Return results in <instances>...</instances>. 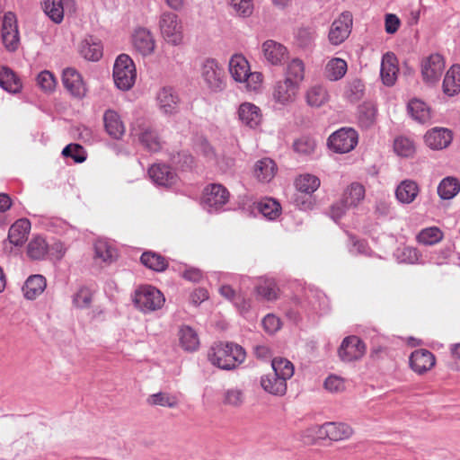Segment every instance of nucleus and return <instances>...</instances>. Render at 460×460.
<instances>
[{
	"label": "nucleus",
	"instance_id": "1",
	"mask_svg": "<svg viewBox=\"0 0 460 460\" xmlns=\"http://www.w3.org/2000/svg\"><path fill=\"white\" fill-rule=\"evenodd\" d=\"M246 358L242 346L234 342L217 341L208 351V359L215 367L223 370H232L242 364Z\"/></svg>",
	"mask_w": 460,
	"mask_h": 460
},
{
	"label": "nucleus",
	"instance_id": "2",
	"mask_svg": "<svg viewBox=\"0 0 460 460\" xmlns=\"http://www.w3.org/2000/svg\"><path fill=\"white\" fill-rule=\"evenodd\" d=\"M200 77L210 93H220L226 86L224 68L217 60L206 58L200 66Z\"/></svg>",
	"mask_w": 460,
	"mask_h": 460
},
{
	"label": "nucleus",
	"instance_id": "3",
	"mask_svg": "<svg viewBox=\"0 0 460 460\" xmlns=\"http://www.w3.org/2000/svg\"><path fill=\"white\" fill-rule=\"evenodd\" d=\"M137 79V70L131 58L127 54H120L113 66L114 84L121 91L130 90Z\"/></svg>",
	"mask_w": 460,
	"mask_h": 460
},
{
	"label": "nucleus",
	"instance_id": "4",
	"mask_svg": "<svg viewBox=\"0 0 460 460\" xmlns=\"http://www.w3.org/2000/svg\"><path fill=\"white\" fill-rule=\"evenodd\" d=\"M133 302L143 313H150L162 307L164 296L152 286H142L136 290Z\"/></svg>",
	"mask_w": 460,
	"mask_h": 460
},
{
	"label": "nucleus",
	"instance_id": "5",
	"mask_svg": "<svg viewBox=\"0 0 460 460\" xmlns=\"http://www.w3.org/2000/svg\"><path fill=\"white\" fill-rule=\"evenodd\" d=\"M159 27L161 34L166 42L174 46L182 43V24L177 14L171 12L162 13L159 20Z\"/></svg>",
	"mask_w": 460,
	"mask_h": 460
},
{
	"label": "nucleus",
	"instance_id": "6",
	"mask_svg": "<svg viewBox=\"0 0 460 460\" xmlns=\"http://www.w3.org/2000/svg\"><path fill=\"white\" fill-rule=\"evenodd\" d=\"M358 142V134L352 128H341L332 133L328 138V146L338 154L349 153L355 148Z\"/></svg>",
	"mask_w": 460,
	"mask_h": 460
},
{
	"label": "nucleus",
	"instance_id": "7",
	"mask_svg": "<svg viewBox=\"0 0 460 460\" xmlns=\"http://www.w3.org/2000/svg\"><path fill=\"white\" fill-rule=\"evenodd\" d=\"M445 70V59L438 53L430 54L420 61V74L427 84H435L439 81Z\"/></svg>",
	"mask_w": 460,
	"mask_h": 460
},
{
	"label": "nucleus",
	"instance_id": "8",
	"mask_svg": "<svg viewBox=\"0 0 460 460\" xmlns=\"http://www.w3.org/2000/svg\"><path fill=\"white\" fill-rule=\"evenodd\" d=\"M228 199V190L221 184L212 183L204 189L202 205L208 212H216L220 210Z\"/></svg>",
	"mask_w": 460,
	"mask_h": 460
},
{
	"label": "nucleus",
	"instance_id": "9",
	"mask_svg": "<svg viewBox=\"0 0 460 460\" xmlns=\"http://www.w3.org/2000/svg\"><path fill=\"white\" fill-rule=\"evenodd\" d=\"M2 40L4 48L9 52H14L20 45V37L17 27L16 16L8 12L4 14L2 26Z\"/></svg>",
	"mask_w": 460,
	"mask_h": 460
},
{
	"label": "nucleus",
	"instance_id": "10",
	"mask_svg": "<svg viewBox=\"0 0 460 460\" xmlns=\"http://www.w3.org/2000/svg\"><path fill=\"white\" fill-rule=\"evenodd\" d=\"M366 352V345L357 336L346 337L338 350L340 358L345 362L358 360L363 357Z\"/></svg>",
	"mask_w": 460,
	"mask_h": 460
},
{
	"label": "nucleus",
	"instance_id": "11",
	"mask_svg": "<svg viewBox=\"0 0 460 460\" xmlns=\"http://www.w3.org/2000/svg\"><path fill=\"white\" fill-rule=\"evenodd\" d=\"M352 26V15L349 12L342 13L332 24L329 31V41L332 45H340L349 35Z\"/></svg>",
	"mask_w": 460,
	"mask_h": 460
},
{
	"label": "nucleus",
	"instance_id": "12",
	"mask_svg": "<svg viewBox=\"0 0 460 460\" xmlns=\"http://www.w3.org/2000/svg\"><path fill=\"white\" fill-rule=\"evenodd\" d=\"M299 89L289 81L279 80L272 87V100L280 106H287L296 101Z\"/></svg>",
	"mask_w": 460,
	"mask_h": 460
},
{
	"label": "nucleus",
	"instance_id": "13",
	"mask_svg": "<svg viewBox=\"0 0 460 460\" xmlns=\"http://www.w3.org/2000/svg\"><path fill=\"white\" fill-rule=\"evenodd\" d=\"M62 83L64 87L76 98H83L86 93V87L81 75L74 68L67 67L63 71Z\"/></svg>",
	"mask_w": 460,
	"mask_h": 460
},
{
	"label": "nucleus",
	"instance_id": "14",
	"mask_svg": "<svg viewBox=\"0 0 460 460\" xmlns=\"http://www.w3.org/2000/svg\"><path fill=\"white\" fill-rule=\"evenodd\" d=\"M152 181L158 186L170 187L178 181L175 171L166 164H154L148 170Z\"/></svg>",
	"mask_w": 460,
	"mask_h": 460
},
{
	"label": "nucleus",
	"instance_id": "15",
	"mask_svg": "<svg viewBox=\"0 0 460 460\" xmlns=\"http://www.w3.org/2000/svg\"><path fill=\"white\" fill-rule=\"evenodd\" d=\"M103 125L106 133L113 139H120L126 131L124 122L122 121L119 114L111 109H108L104 111Z\"/></svg>",
	"mask_w": 460,
	"mask_h": 460
},
{
	"label": "nucleus",
	"instance_id": "16",
	"mask_svg": "<svg viewBox=\"0 0 460 460\" xmlns=\"http://www.w3.org/2000/svg\"><path fill=\"white\" fill-rule=\"evenodd\" d=\"M398 60L394 53H385L381 61L380 76L386 86H393L398 75Z\"/></svg>",
	"mask_w": 460,
	"mask_h": 460
},
{
	"label": "nucleus",
	"instance_id": "17",
	"mask_svg": "<svg viewBox=\"0 0 460 460\" xmlns=\"http://www.w3.org/2000/svg\"><path fill=\"white\" fill-rule=\"evenodd\" d=\"M436 363L435 356L428 349H416L411 354L410 366L417 374L430 370Z\"/></svg>",
	"mask_w": 460,
	"mask_h": 460
},
{
	"label": "nucleus",
	"instance_id": "18",
	"mask_svg": "<svg viewBox=\"0 0 460 460\" xmlns=\"http://www.w3.org/2000/svg\"><path fill=\"white\" fill-rule=\"evenodd\" d=\"M179 96L173 88L162 87L156 93V102L160 111L164 114H172L177 111Z\"/></svg>",
	"mask_w": 460,
	"mask_h": 460
},
{
	"label": "nucleus",
	"instance_id": "19",
	"mask_svg": "<svg viewBox=\"0 0 460 460\" xmlns=\"http://www.w3.org/2000/svg\"><path fill=\"white\" fill-rule=\"evenodd\" d=\"M261 49L265 59L273 66L281 65L288 58L287 48L275 40H266L263 42Z\"/></svg>",
	"mask_w": 460,
	"mask_h": 460
},
{
	"label": "nucleus",
	"instance_id": "20",
	"mask_svg": "<svg viewBox=\"0 0 460 460\" xmlns=\"http://www.w3.org/2000/svg\"><path fill=\"white\" fill-rule=\"evenodd\" d=\"M352 434V429L345 423L326 422L319 429L320 438H328L338 441L349 438Z\"/></svg>",
	"mask_w": 460,
	"mask_h": 460
},
{
	"label": "nucleus",
	"instance_id": "21",
	"mask_svg": "<svg viewBox=\"0 0 460 460\" xmlns=\"http://www.w3.org/2000/svg\"><path fill=\"white\" fill-rule=\"evenodd\" d=\"M133 47L142 56H148L155 50V42L151 32L145 28H138L132 37Z\"/></svg>",
	"mask_w": 460,
	"mask_h": 460
},
{
	"label": "nucleus",
	"instance_id": "22",
	"mask_svg": "<svg viewBox=\"0 0 460 460\" xmlns=\"http://www.w3.org/2000/svg\"><path fill=\"white\" fill-rule=\"evenodd\" d=\"M426 145L434 150L446 148L452 141L451 131L444 128H434L424 136Z\"/></svg>",
	"mask_w": 460,
	"mask_h": 460
},
{
	"label": "nucleus",
	"instance_id": "23",
	"mask_svg": "<svg viewBox=\"0 0 460 460\" xmlns=\"http://www.w3.org/2000/svg\"><path fill=\"white\" fill-rule=\"evenodd\" d=\"M44 13L55 23L63 21L65 10L74 6V0H42Z\"/></svg>",
	"mask_w": 460,
	"mask_h": 460
},
{
	"label": "nucleus",
	"instance_id": "24",
	"mask_svg": "<svg viewBox=\"0 0 460 460\" xmlns=\"http://www.w3.org/2000/svg\"><path fill=\"white\" fill-rule=\"evenodd\" d=\"M30 230L31 222L27 218L18 219L9 229V242L15 246H22L27 241Z\"/></svg>",
	"mask_w": 460,
	"mask_h": 460
},
{
	"label": "nucleus",
	"instance_id": "25",
	"mask_svg": "<svg viewBox=\"0 0 460 460\" xmlns=\"http://www.w3.org/2000/svg\"><path fill=\"white\" fill-rule=\"evenodd\" d=\"M228 69L232 78L238 83L247 79L251 67L248 60L242 54H234L228 63Z\"/></svg>",
	"mask_w": 460,
	"mask_h": 460
},
{
	"label": "nucleus",
	"instance_id": "26",
	"mask_svg": "<svg viewBox=\"0 0 460 460\" xmlns=\"http://www.w3.org/2000/svg\"><path fill=\"white\" fill-rule=\"evenodd\" d=\"M238 118L243 124L254 128L261 123V110L253 103L243 102L239 106Z\"/></svg>",
	"mask_w": 460,
	"mask_h": 460
},
{
	"label": "nucleus",
	"instance_id": "27",
	"mask_svg": "<svg viewBox=\"0 0 460 460\" xmlns=\"http://www.w3.org/2000/svg\"><path fill=\"white\" fill-rule=\"evenodd\" d=\"M80 53L87 60H99L102 57L101 40L93 36L85 37L81 43Z\"/></svg>",
	"mask_w": 460,
	"mask_h": 460
},
{
	"label": "nucleus",
	"instance_id": "28",
	"mask_svg": "<svg viewBox=\"0 0 460 460\" xmlns=\"http://www.w3.org/2000/svg\"><path fill=\"white\" fill-rule=\"evenodd\" d=\"M180 346L187 352H194L199 348L197 332L189 325H182L178 332Z\"/></svg>",
	"mask_w": 460,
	"mask_h": 460
},
{
	"label": "nucleus",
	"instance_id": "29",
	"mask_svg": "<svg viewBox=\"0 0 460 460\" xmlns=\"http://www.w3.org/2000/svg\"><path fill=\"white\" fill-rule=\"evenodd\" d=\"M261 386L265 392L277 396H282L287 392V382L274 373L262 376Z\"/></svg>",
	"mask_w": 460,
	"mask_h": 460
},
{
	"label": "nucleus",
	"instance_id": "30",
	"mask_svg": "<svg viewBox=\"0 0 460 460\" xmlns=\"http://www.w3.org/2000/svg\"><path fill=\"white\" fill-rule=\"evenodd\" d=\"M443 91L448 96L460 93V65H453L447 71L443 80Z\"/></svg>",
	"mask_w": 460,
	"mask_h": 460
},
{
	"label": "nucleus",
	"instance_id": "31",
	"mask_svg": "<svg viewBox=\"0 0 460 460\" xmlns=\"http://www.w3.org/2000/svg\"><path fill=\"white\" fill-rule=\"evenodd\" d=\"M285 81H289L294 85L300 88L302 82L305 79V64L299 58L292 59L287 66L284 73Z\"/></svg>",
	"mask_w": 460,
	"mask_h": 460
},
{
	"label": "nucleus",
	"instance_id": "32",
	"mask_svg": "<svg viewBox=\"0 0 460 460\" xmlns=\"http://www.w3.org/2000/svg\"><path fill=\"white\" fill-rule=\"evenodd\" d=\"M305 98L307 105L319 108L329 101V93L323 85L314 84L306 90Z\"/></svg>",
	"mask_w": 460,
	"mask_h": 460
},
{
	"label": "nucleus",
	"instance_id": "33",
	"mask_svg": "<svg viewBox=\"0 0 460 460\" xmlns=\"http://www.w3.org/2000/svg\"><path fill=\"white\" fill-rule=\"evenodd\" d=\"M46 279L42 275H32L25 281L22 291L27 299L33 300L46 288Z\"/></svg>",
	"mask_w": 460,
	"mask_h": 460
},
{
	"label": "nucleus",
	"instance_id": "34",
	"mask_svg": "<svg viewBox=\"0 0 460 460\" xmlns=\"http://www.w3.org/2000/svg\"><path fill=\"white\" fill-rule=\"evenodd\" d=\"M419 193V187L414 181L404 180L396 188L395 196L402 204L411 203Z\"/></svg>",
	"mask_w": 460,
	"mask_h": 460
},
{
	"label": "nucleus",
	"instance_id": "35",
	"mask_svg": "<svg viewBox=\"0 0 460 460\" xmlns=\"http://www.w3.org/2000/svg\"><path fill=\"white\" fill-rule=\"evenodd\" d=\"M365 198V188L358 182L351 183L343 192L341 200L345 206L356 208Z\"/></svg>",
	"mask_w": 460,
	"mask_h": 460
},
{
	"label": "nucleus",
	"instance_id": "36",
	"mask_svg": "<svg viewBox=\"0 0 460 460\" xmlns=\"http://www.w3.org/2000/svg\"><path fill=\"white\" fill-rule=\"evenodd\" d=\"M348 70L347 62L340 58L330 59L324 69V74L330 81H338L341 79Z\"/></svg>",
	"mask_w": 460,
	"mask_h": 460
},
{
	"label": "nucleus",
	"instance_id": "37",
	"mask_svg": "<svg viewBox=\"0 0 460 460\" xmlns=\"http://www.w3.org/2000/svg\"><path fill=\"white\" fill-rule=\"evenodd\" d=\"M276 171V164L270 158H263L255 164L254 174L260 181L269 182L274 177Z\"/></svg>",
	"mask_w": 460,
	"mask_h": 460
},
{
	"label": "nucleus",
	"instance_id": "38",
	"mask_svg": "<svg viewBox=\"0 0 460 460\" xmlns=\"http://www.w3.org/2000/svg\"><path fill=\"white\" fill-rule=\"evenodd\" d=\"M95 289L89 286H80L72 296L73 305L79 309L89 308L93 302Z\"/></svg>",
	"mask_w": 460,
	"mask_h": 460
},
{
	"label": "nucleus",
	"instance_id": "39",
	"mask_svg": "<svg viewBox=\"0 0 460 460\" xmlns=\"http://www.w3.org/2000/svg\"><path fill=\"white\" fill-rule=\"evenodd\" d=\"M460 191V182L456 177L444 178L438 186V194L442 199H451Z\"/></svg>",
	"mask_w": 460,
	"mask_h": 460
},
{
	"label": "nucleus",
	"instance_id": "40",
	"mask_svg": "<svg viewBox=\"0 0 460 460\" xmlns=\"http://www.w3.org/2000/svg\"><path fill=\"white\" fill-rule=\"evenodd\" d=\"M146 402L151 406L175 408L179 404V398L175 394L158 392L149 395Z\"/></svg>",
	"mask_w": 460,
	"mask_h": 460
},
{
	"label": "nucleus",
	"instance_id": "41",
	"mask_svg": "<svg viewBox=\"0 0 460 460\" xmlns=\"http://www.w3.org/2000/svg\"><path fill=\"white\" fill-rule=\"evenodd\" d=\"M408 111L411 116L420 123H425L430 119V111L429 106L419 99H412L408 103Z\"/></svg>",
	"mask_w": 460,
	"mask_h": 460
},
{
	"label": "nucleus",
	"instance_id": "42",
	"mask_svg": "<svg viewBox=\"0 0 460 460\" xmlns=\"http://www.w3.org/2000/svg\"><path fill=\"white\" fill-rule=\"evenodd\" d=\"M0 86L9 93H17L21 89L19 79L14 73L6 66L0 67Z\"/></svg>",
	"mask_w": 460,
	"mask_h": 460
},
{
	"label": "nucleus",
	"instance_id": "43",
	"mask_svg": "<svg viewBox=\"0 0 460 460\" xmlns=\"http://www.w3.org/2000/svg\"><path fill=\"white\" fill-rule=\"evenodd\" d=\"M306 305H304L305 310L314 313H320L327 307L326 296L320 291L310 290L306 293Z\"/></svg>",
	"mask_w": 460,
	"mask_h": 460
},
{
	"label": "nucleus",
	"instance_id": "44",
	"mask_svg": "<svg viewBox=\"0 0 460 460\" xmlns=\"http://www.w3.org/2000/svg\"><path fill=\"white\" fill-rule=\"evenodd\" d=\"M271 367L273 373L279 377L283 378L284 381H288L294 375V365L291 361L284 358H275L271 361Z\"/></svg>",
	"mask_w": 460,
	"mask_h": 460
},
{
	"label": "nucleus",
	"instance_id": "45",
	"mask_svg": "<svg viewBox=\"0 0 460 460\" xmlns=\"http://www.w3.org/2000/svg\"><path fill=\"white\" fill-rule=\"evenodd\" d=\"M295 184L298 191L310 195L319 188L320 180L315 175L306 173L297 177Z\"/></svg>",
	"mask_w": 460,
	"mask_h": 460
},
{
	"label": "nucleus",
	"instance_id": "46",
	"mask_svg": "<svg viewBox=\"0 0 460 460\" xmlns=\"http://www.w3.org/2000/svg\"><path fill=\"white\" fill-rule=\"evenodd\" d=\"M394 152L402 157H411L416 152V146L411 137L400 136L394 142Z\"/></svg>",
	"mask_w": 460,
	"mask_h": 460
},
{
	"label": "nucleus",
	"instance_id": "47",
	"mask_svg": "<svg viewBox=\"0 0 460 460\" xmlns=\"http://www.w3.org/2000/svg\"><path fill=\"white\" fill-rule=\"evenodd\" d=\"M140 261L143 265L155 271H164L168 266L162 255L153 252H144L140 257Z\"/></svg>",
	"mask_w": 460,
	"mask_h": 460
},
{
	"label": "nucleus",
	"instance_id": "48",
	"mask_svg": "<svg viewBox=\"0 0 460 460\" xmlns=\"http://www.w3.org/2000/svg\"><path fill=\"white\" fill-rule=\"evenodd\" d=\"M444 237L443 232L437 226H430L422 229L417 235L418 243L423 245H434L439 243Z\"/></svg>",
	"mask_w": 460,
	"mask_h": 460
},
{
	"label": "nucleus",
	"instance_id": "49",
	"mask_svg": "<svg viewBox=\"0 0 460 460\" xmlns=\"http://www.w3.org/2000/svg\"><path fill=\"white\" fill-rule=\"evenodd\" d=\"M48 252V244L41 236L33 237L27 247L28 256L32 260H42Z\"/></svg>",
	"mask_w": 460,
	"mask_h": 460
},
{
	"label": "nucleus",
	"instance_id": "50",
	"mask_svg": "<svg viewBox=\"0 0 460 460\" xmlns=\"http://www.w3.org/2000/svg\"><path fill=\"white\" fill-rule=\"evenodd\" d=\"M95 255L103 262L111 263L117 258L116 249L104 240H98L94 244Z\"/></svg>",
	"mask_w": 460,
	"mask_h": 460
},
{
	"label": "nucleus",
	"instance_id": "51",
	"mask_svg": "<svg viewBox=\"0 0 460 460\" xmlns=\"http://www.w3.org/2000/svg\"><path fill=\"white\" fill-rule=\"evenodd\" d=\"M138 140L145 148L150 152H157L161 148V143L155 131L146 128L138 134Z\"/></svg>",
	"mask_w": 460,
	"mask_h": 460
},
{
	"label": "nucleus",
	"instance_id": "52",
	"mask_svg": "<svg viewBox=\"0 0 460 460\" xmlns=\"http://www.w3.org/2000/svg\"><path fill=\"white\" fill-rule=\"evenodd\" d=\"M376 118V109L372 103H364L358 107V119L361 127H371L375 123Z\"/></svg>",
	"mask_w": 460,
	"mask_h": 460
},
{
	"label": "nucleus",
	"instance_id": "53",
	"mask_svg": "<svg viewBox=\"0 0 460 460\" xmlns=\"http://www.w3.org/2000/svg\"><path fill=\"white\" fill-rule=\"evenodd\" d=\"M259 212L266 218L274 220L280 214V205L273 199H265L258 203Z\"/></svg>",
	"mask_w": 460,
	"mask_h": 460
},
{
	"label": "nucleus",
	"instance_id": "54",
	"mask_svg": "<svg viewBox=\"0 0 460 460\" xmlns=\"http://www.w3.org/2000/svg\"><path fill=\"white\" fill-rule=\"evenodd\" d=\"M258 296L268 301H273L278 298V288L273 279H266L260 281L256 287Z\"/></svg>",
	"mask_w": 460,
	"mask_h": 460
},
{
	"label": "nucleus",
	"instance_id": "55",
	"mask_svg": "<svg viewBox=\"0 0 460 460\" xmlns=\"http://www.w3.org/2000/svg\"><path fill=\"white\" fill-rule=\"evenodd\" d=\"M394 254L398 262L407 264L419 263L421 257L418 249L410 246L397 249Z\"/></svg>",
	"mask_w": 460,
	"mask_h": 460
},
{
	"label": "nucleus",
	"instance_id": "56",
	"mask_svg": "<svg viewBox=\"0 0 460 460\" xmlns=\"http://www.w3.org/2000/svg\"><path fill=\"white\" fill-rule=\"evenodd\" d=\"M244 393L241 388L231 387L223 394V402L232 407H240L244 402Z\"/></svg>",
	"mask_w": 460,
	"mask_h": 460
},
{
	"label": "nucleus",
	"instance_id": "57",
	"mask_svg": "<svg viewBox=\"0 0 460 460\" xmlns=\"http://www.w3.org/2000/svg\"><path fill=\"white\" fill-rule=\"evenodd\" d=\"M364 89L365 86L363 82L356 78L348 82L344 94L350 102H357L362 98Z\"/></svg>",
	"mask_w": 460,
	"mask_h": 460
},
{
	"label": "nucleus",
	"instance_id": "58",
	"mask_svg": "<svg viewBox=\"0 0 460 460\" xmlns=\"http://www.w3.org/2000/svg\"><path fill=\"white\" fill-rule=\"evenodd\" d=\"M315 39V31L311 27H301L296 33L297 44L302 48H308L313 45Z\"/></svg>",
	"mask_w": 460,
	"mask_h": 460
},
{
	"label": "nucleus",
	"instance_id": "59",
	"mask_svg": "<svg viewBox=\"0 0 460 460\" xmlns=\"http://www.w3.org/2000/svg\"><path fill=\"white\" fill-rule=\"evenodd\" d=\"M227 2L239 16L249 17L252 13V0H227Z\"/></svg>",
	"mask_w": 460,
	"mask_h": 460
},
{
	"label": "nucleus",
	"instance_id": "60",
	"mask_svg": "<svg viewBox=\"0 0 460 460\" xmlns=\"http://www.w3.org/2000/svg\"><path fill=\"white\" fill-rule=\"evenodd\" d=\"M316 147L315 141L309 137H302L295 141L294 149L296 153L309 155L314 152Z\"/></svg>",
	"mask_w": 460,
	"mask_h": 460
},
{
	"label": "nucleus",
	"instance_id": "61",
	"mask_svg": "<svg viewBox=\"0 0 460 460\" xmlns=\"http://www.w3.org/2000/svg\"><path fill=\"white\" fill-rule=\"evenodd\" d=\"M65 157L72 158L75 163H83L86 159V153L78 144H69L62 151Z\"/></svg>",
	"mask_w": 460,
	"mask_h": 460
},
{
	"label": "nucleus",
	"instance_id": "62",
	"mask_svg": "<svg viewBox=\"0 0 460 460\" xmlns=\"http://www.w3.org/2000/svg\"><path fill=\"white\" fill-rule=\"evenodd\" d=\"M37 84L44 92H52L56 87V78L51 72L44 70L38 75Z\"/></svg>",
	"mask_w": 460,
	"mask_h": 460
},
{
	"label": "nucleus",
	"instance_id": "63",
	"mask_svg": "<svg viewBox=\"0 0 460 460\" xmlns=\"http://www.w3.org/2000/svg\"><path fill=\"white\" fill-rule=\"evenodd\" d=\"M324 387L332 393H340L345 390V381L338 376H330L324 381Z\"/></svg>",
	"mask_w": 460,
	"mask_h": 460
},
{
	"label": "nucleus",
	"instance_id": "64",
	"mask_svg": "<svg viewBox=\"0 0 460 460\" xmlns=\"http://www.w3.org/2000/svg\"><path fill=\"white\" fill-rule=\"evenodd\" d=\"M263 81V75L261 72H251L247 74V79L243 80L242 83L246 84V87L251 91L258 90Z\"/></svg>",
	"mask_w": 460,
	"mask_h": 460
}]
</instances>
